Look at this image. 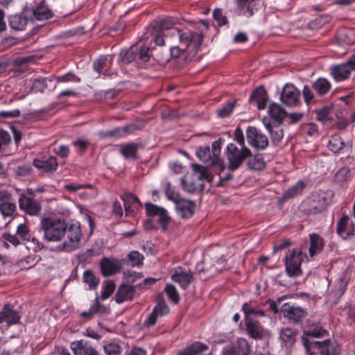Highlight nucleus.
I'll use <instances>...</instances> for the list:
<instances>
[{
    "mask_svg": "<svg viewBox=\"0 0 355 355\" xmlns=\"http://www.w3.org/2000/svg\"><path fill=\"white\" fill-rule=\"evenodd\" d=\"M175 20L171 17H166L155 21L151 25L149 32L150 33V41L154 42L157 46L165 44L168 39L164 33L168 31L171 37H177L180 42L188 44L191 41L196 42L197 45H202L204 35L202 33L191 32L189 30H181L174 27Z\"/></svg>",
    "mask_w": 355,
    "mask_h": 355,
    "instance_id": "nucleus-1",
    "label": "nucleus"
},
{
    "mask_svg": "<svg viewBox=\"0 0 355 355\" xmlns=\"http://www.w3.org/2000/svg\"><path fill=\"white\" fill-rule=\"evenodd\" d=\"M334 192L331 190H318L306 198L300 205V210L306 215L322 213L333 202Z\"/></svg>",
    "mask_w": 355,
    "mask_h": 355,
    "instance_id": "nucleus-2",
    "label": "nucleus"
},
{
    "mask_svg": "<svg viewBox=\"0 0 355 355\" xmlns=\"http://www.w3.org/2000/svg\"><path fill=\"white\" fill-rule=\"evenodd\" d=\"M40 228L44 232L43 239L48 242L60 241L67 232V223L64 219L55 217H42Z\"/></svg>",
    "mask_w": 355,
    "mask_h": 355,
    "instance_id": "nucleus-3",
    "label": "nucleus"
},
{
    "mask_svg": "<svg viewBox=\"0 0 355 355\" xmlns=\"http://www.w3.org/2000/svg\"><path fill=\"white\" fill-rule=\"evenodd\" d=\"M331 89V83L327 78H318L312 83L311 87L304 85L302 89V96L307 105L315 104L317 97H322Z\"/></svg>",
    "mask_w": 355,
    "mask_h": 355,
    "instance_id": "nucleus-4",
    "label": "nucleus"
},
{
    "mask_svg": "<svg viewBox=\"0 0 355 355\" xmlns=\"http://www.w3.org/2000/svg\"><path fill=\"white\" fill-rule=\"evenodd\" d=\"M149 51L150 49L140 42L128 49L122 50L119 53V62L123 64H128L134 61L139 64V62H147L150 59Z\"/></svg>",
    "mask_w": 355,
    "mask_h": 355,
    "instance_id": "nucleus-5",
    "label": "nucleus"
},
{
    "mask_svg": "<svg viewBox=\"0 0 355 355\" xmlns=\"http://www.w3.org/2000/svg\"><path fill=\"white\" fill-rule=\"evenodd\" d=\"M226 155L228 169L230 171H234L251 156V150L248 147L239 148L236 144L230 143L226 147Z\"/></svg>",
    "mask_w": 355,
    "mask_h": 355,
    "instance_id": "nucleus-6",
    "label": "nucleus"
},
{
    "mask_svg": "<svg viewBox=\"0 0 355 355\" xmlns=\"http://www.w3.org/2000/svg\"><path fill=\"white\" fill-rule=\"evenodd\" d=\"M304 347L313 349V353L320 355H340V345L336 341L326 339L321 343H313L307 340L304 341Z\"/></svg>",
    "mask_w": 355,
    "mask_h": 355,
    "instance_id": "nucleus-7",
    "label": "nucleus"
},
{
    "mask_svg": "<svg viewBox=\"0 0 355 355\" xmlns=\"http://www.w3.org/2000/svg\"><path fill=\"white\" fill-rule=\"evenodd\" d=\"M306 257V254L300 249H293L285 258L286 271L288 277L302 275L301 264Z\"/></svg>",
    "mask_w": 355,
    "mask_h": 355,
    "instance_id": "nucleus-8",
    "label": "nucleus"
},
{
    "mask_svg": "<svg viewBox=\"0 0 355 355\" xmlns=\"http://www.w3.org/2000/svg\"><path fill=\"white\" fill-rule=\"evenodd\" d=\"M69 241H64L58 247L60 251L71 252L78 248L82 237L80 224L78 222L67 225V232Z\"/></svg>",
    "mask_w": 355,
    "mask_h": 355,
    "instance_id": "nucleus-9",
    "label": "nucleus"
},
{
    "mask_svg": "<svg viewBox=\"0 0 355 355\" xmlns=\"http://www.w3.org/2000/svg\"><path fill=\"white\" fill-rule=\"evenodd\" d=\"M248 143L257 150H265L268 146V137L254 126H249L246 130Z\"/></svg>",
    "mask_w": 355,
    "mask_h": 355,
    "instance_id": "nucleus-10",
    "label": "nucleus"
},
{
    "mask_svg": "<svg viewBox=\"0 0 355 355\" xmlns=\"http://www.w3.org/2000/svg\"><path fill=\"white\" fill-rule=\"evenodd\" d=\"M123 263V261L114 257H103L100 261L101 272L103 277H110L119 272Z\"/></svg>",
    "mask_w": 355,
    "mask_h": 355,
    "instance_id": "nucleus-11",
    "label": "nucleus"
},
{
    "mask_svg": "<svg viewBox=\"0 0 355 355\" xmlns=\"http://www.w3.org/2000/svg\"><path fill=\"white\" fill-rule=\"evenodd\" d=\"M336 234L343 240L355 235V225L347 214H343L337 223Z\"/></svg>",
    "mask_w": 355,
    "mask_h": 355,
    "instance_id": "nucleus-12",
    "label": "nucleus"
},
{
    "mask_svg": "<svg viewBox=\"0 0 355 355\" xmlns=\"http://www.w3.org/2000/svg\"><path fill=\"white\" fill-rule=\"evenodd\" d=\"M19 207L20 210L29 216H37L42 210L40 202L25 194H21L19 196Z\"/></svg>",
    "mask_w": 355,
    "mask_h": 355,
    "instance_id": "nucleus-13",
    "label": "nucleus"
},
{
    "mask_svg": "<svg viewBox=\"0 0 355 355\" xmlns=\"http://www.w3.org/2000/svg\"><path fill=\"white\" fill-rule=\"evenodd\" d=\"M281 311L284 318H287L290 322L295 324L301 323L307 315L305 309L291 306L287 303L282 306Z\"/></svg>",
    "mask_w": 355,
    "mask_h": 355,
    "instance_id": "nucleus-14",
    "label": "nucleus"
},
{
    "mask_svg": "<svg viewBox=\"0 0 355 355\" xmlns=\"http://www.w3.org/2000/svg\"><path fill=\"white\" fill-rule=\"evenodd\" d=\"M300 90L293 84H286L281 93L282 102L288 106H295L300 102Z\"/></svg>",
    "mask_w": 355,
    "mask_h": 355,
    "instance_id": "nucleus-15",
    "label": "nucleus"
},
{
    "mask_svg": "<svg viewBox=\"0 0 355 355\" xmlns=\"http://www.w3.org/2000/svg\"><path fill=\"white\" fill-rule=\"evenodd\" d=\"M353 71V69L347 66L344 62L331 66L330 75L336 82H342L348 80Z\"/></svg>",
    "mask_w": 355,
    "mask_h": 355,
    "instance_id": "nucleus-16",
    "label": "nucleus"
},
{
    "mask_svg": "<svg viewBox=\"0 0 355 355\" xmlns=\"http://www.w3.org/2000/svg\"><path fill=\"white\" fill-rule=\"evenodd\" d=\"M124 204V209L127 216L134 215L136 210L142 208V203L139 199L131 193H126L121 196Z\"/></svg>",
    "mask_w": 355,
    "mask_h": 355,
    "instance_id": "nucleus-17",
    "label": "nucleus"
},
{
    "mask_svg": "<svg viewBox=\"0 0 355 355\" xmlns=\"http://www.w3.org/2000/svg\"><path fill=\"white\" fill-rule=\"evenodd\" d=\"M315 114L317 121L321 122L323 125H331L334 121V106L327 105L313 111Z\"/></svg>",
    "mask_w": 355,
    "mask_h": 355,
    "instance_id": "nucleus-18",
    "label": "nucleus"
},
{
    "mask_svg": "<svg viewBox=\"0 0 355 355\" xmlns=\"http://www.w3.org/2000/svg\"><path fill=\"white\" fill-rule=\"evenodd\" d=\"M19 312L13 310L10 304H5L0 312V323L6 322L8 325H12L19 323Z\"/></svg>",
    "mask_w": 355,
    "mask_h": 355,
    "instance_id": "nucleus-19",
    "label": "nucleus"
},
{
    "mask_svg": "<svg viewBox=\"0 0 355 355\" xmlns=\"http://www.w3.org/2000/svg\"><path fill=\"white\" fill-rule=\"evenodd\" d=\"M71 347L74 355H98L96 349L83 340L72 343Z\"/></svg>",
    "mask_w": 355,
    "mask_h": 355,
    "instance_id": "nucleus-20",
    "label": "nucleus"
},
{
    "mask_svg": "<svg viewBox=\"0 0 355 355\" xmlns=\"http://www.w3.org/2000/svg\"><path fill=\"white\" fill-rule=\"evenodd\" d=\"M250 103L255 102L259 110H263L268 102L267 92L263 85L257 87L250 96Z\"/></svg>",
    "mask_w": 355,
    "mask_h": 355,
    "instance_id": "nucleus-21",
    "label": "nucleus"
},
{
    "mask_svg": "<svg viewBox=\"0 0 355 355\" xmlns=\"http://www.w3.org/2000/svg\"><path fill=\"white\" fill-rule=\"evenodd\" d=\"M195 204L193 202L187 200H180L176 203L178 214L184 219L192 217L194 214Z\"/></svg>",
    "mask_w": 355,
    "mask_h": 355,
    "instance_id": "nucleus-22",
    "label": "nucleus"
},
{
    "mask_svg": "<svg viewBox=\"0 0 355 355\" xmlns=\"http://www.w3.org/2000/svg\"><path fill=\"white\" fill-rule=\"evenodd\" d=\"M297 331L290 327L282 328L279 333V338L281 341L282 346L286 347H292L295 341Z\"/></svg>",
    "mask_w": 355,
    "mask_h": 355,
    "instance_id": "nucleus-23",
    "label": "nucleus"
},
{
    "mask_svg": "<svg viewBox=\"0 0 355 355\" xmlns=\"http://www.w3.org/2000/svg\"><path fill=\"white\" fill-rule=\"evenodd\" d=\"M326 334H327V331L319 324L309 326L304 331L303 336L302 337V344L304 345V340L313 343H320V341H315L314 338L323 337Z\"/></svg>",
    "mask_w": 355,
    "mask_h": 355,
    "instance_id": "nucleus-24",
    "label": "nucleus"
},
{
    "mask_svg": "<svg viewBox=\"0 0 355 355\" xmlns=\"http://www.w3.org/2000/svg\"><path fill=\"white\" fill-rule=\"evenodd\" d=\"M135 295V289L133 286L123 284L119 286L115 295V300L118 304H121L125 301L132 300Z\"/></svg>",
    "mask_w": 355,
    "mask_h": 355,
    "instance_id": "nucleus-25",
    "label": "nucleus"
},
{
    "mask_svg": "<svg viewBox=\"0 0 355 355\" xmlns=\"http://www.w3.org/2000/svg\"><path fill=\"white\" fill-rule=\"evenodd\" d=\"M246 331L254 340H261L263 336V329L260 322L254 320H245Z\"/></svg>",
    "mask_w": 355,
    "mask_h": 355,
    "instance_id": "nucleus-26",
    "label": "nucleus"
},
{
    "mask_svg": "<svg viewBox=\"0 0 355 355\" xmlns=\"http://www.w3.org/2000/svg\"><path fill=\"white\" fill-rule=\"evenodd\" d=\"M198 159L207 165H218L219 162L214 159V154L208 146H200L196 152Z\"/></svg>",
    "mask_w": 355,
    "mask_h": 355,
    "instance_id": "nucleus-27",
    "label": "nucleus"
},
{
    "mask_svg": "<svg viewBox=\"0 0 355 355\" xmlns=\"http://www.w3.org/2000/svg\"><path fill=\"white\" fill-rule=\"evenodd\" d=\"M33 165L38 169L42 170L46 173L54 172L58 168V162L55 157H50L47 159H35Z\"/></svg>",
    "mask_w": 355,
    "mask_h": 355,
    "instance_id": "nucleus-28",
    "label": "nucleus"
},
{
    "mask_svg": "<svg viewBox=\"0 0 355 355\" xmlns=\"http://www.w3.org/2000/svg\"><path fill=\"white\" fill-rule=\"evenodd\" d=\"M171 279L173 282L178 283L182 288L186 289L192 282L193 277L191 273L184 272L180 268L178 270H175L171 275Z\"/></svg>",
    "mask_w": 355,
    "mask_h": 355,
    "instance_id": "nucleus-29",
    "label": "nucleus"
},
{
    "mask_svg": "<svg viewBox=\"0 0 355 355\" xmlns=\"http://www.w3.org/2000/svg\"><path fill=\"white\" fill-rule=\"evenodd\" d=\"M33 15L37 20H45L52 18L53 13L49 9L45 1H42L33 10Z\"/></svg>",
    "mask_w": 355,
    "mask_h": 355,
    "instance_id": "nucleus-30",
    "label": "nucleus"
},
{
    "mask_svg": "<svg viewBox=\"0 0 355 355\" xmlns=\"http://www.w3.org/2000/svg\"><path fill=\"white\" fill-rule=\"evenodd\" d=\"M208 348L207 345L200 341H196L187 345L185 349L178 352L177 355H198L207 350Z\"/></svg>",
    "mask_w": 355,
    "mask_h": 355,
    "instance_id": "nucleus-31",
    "label": "nucleus"
},
{
    "mask_svg": "<svg viewBox=\"0 0 355 355\" xmlns=\"http://www.w3.org/2000/svg\"><path fill=\"white\" fill-rule=\"evenodd\" d=\"M306 187V184L304 181H297L293 186L289 187L286 191H284L282 198L284 200H288L297 197V196L302 195Z\"/></svg>",
    "mask_w": 355,
    "mask_h": 355,
    "instance_id": "nucleus-32",
    "label": "nucleus"
},
{
    "mask_svg": "<svg viewBox=\"0 0 355 355\" xmlns=\"http://www.w3.org/2000/svg\"><path fill=\"white\" fill-rule=\"evenodd\" d=\"M309 239V254L311 257H313L317 252L322 250L324 245V239L321 236L316 233L310 234Z\"/></svg>",
    "mask_w": 355,
    "mask_h": 355,
    "instance_id": "nucleus-33",
    "label": "nucleus"
},
{
    "mask_svg": "<svg viewBox=\"0 0 355 355\" xmlns=\"http://www.w3.org/2000/svg\"><path fill=\"white\" fill-rule=\"evenodd\" d=\"M247 168L251 171H262L266 167V162L262 155L257 154L254 156L248 157Z\"/></svg>",
    "mask_w": 355,
    "mask_h": 355,
    "instance_id": "nucleus-34",
    "label": "nucleus"
},
{
    "mask_svg": "<svg viewBox=\"0 0 355 355\" xmlns=\"http://www.w3.org/2000/svg\"><path fill=\"white\" fill-rule=\"evenodd\" d=\"M268 113L272 119L271 123L281 124L286 116V112L277 104L270 105Z\"/></svg>",
    "mask_w": 355,
    "mask_h": 355,
    "instance_id": "nucleus-35",
    "label": "nucleus"
},
{
    "mask_svg": "<svg viewBox=\"0 0 355 355\" xmlns=\"http://www.w3.org/2000/svg\"><path fill=\"white\" fill-rule=\"evenodd\" d=\"M193 175L196 178L197 180L202 181L206 180L207 182H211L213 180V175L208 171L206 167L198 164H193Z\"/></svg>",
    "mask_w": 355,
    "mask_h": 355,
    "instance_id": "nucleus-36",
    "label": "nucleus"
},
{
    "mask_svg": "<svg viewBox=\"0 0 355 355\" xmlns=\"http://www.w3.org/2000/svg\"><path fill=\"white\" fill-rule=\"evenodd\" d=\"M242 311L245 314V320H253L254 317L266 316V313L263 310L254 308L248 302L243 304Z\"/></svg>",
    "mask_w": 355,
    "mask_h": 355,
    "instance_id": "nucleus-37",
    "label": "nucleus"
},
{
    "mask_svg": "<svg viewBox=\"0 0 355 355\" xmlns=\"http://www.w3.org/2000/svg\"><path fill=\"white\" fill-rule=\"evenodd\" d=\"M27 17L24 15H15L9 19L10 27L15 31H22L27 25Z\"/></svg>",
    "mask_w": 355,
    "mask_h": 355,
    "instance_id": "nucleus-38",
    "label": "nucleus"
},
{
    "mask_svg": "<svg viewBox=\"0 0 355 355\" xmlns=\"http://www.w3.org/2000/svg\"><path fill=\"white\" fill-rule=\"evenodd\" d=\"M180 46H171L169 47V51H170V54H171V58H178L180 57V55L184 53L190 45H193V48L196 50H198V49L199 47H200V46H201V45H197V44H196V42H194L193 41L192 42L191 41L188 44H182V42H180Z\"/></svg>",
    "mask_w": 355,
    "mask_h": 355,
    "instance_id": "nucleus-39",
    "label": "nucleus"
},
{
    "mask_svg": "<svg viewBox=\"0 0 355 355\" xmlns=\"http://www.w3.org/2000/svg\"><path fill=\"white\" fill-rule=\"evenodd\" d=\"M279 125L271 123L265 124L266 129L270 133V137L273 141H279L284 137L283 130L280 128Z\"/></svg>",
    "mask_w": 355,
    "mask_h": 355,
    "instance_id": "nucleus-40",
    "label": "nucleus"
},
{
    "mask_svg": "<svg viewBox=\"0 0 355 355\" xmlns=\"http://www.w3.org/2000/svg\"><path fill=\"white\" fill-rule=\"evenodd\" d=\"M153 311L159 317L165 316L169 313V308L161 295L157 296L156 305L153 307Z\"/></svg>",
    "mask_w": 355,
    "mask_h": 355,
    "instance_id": "nucleus-41",
    "label": "nucleus"
},
{
    "mask_svg": "<svg viewBox=\"0 0 355 355\" xmlns=\"http://www.w3.org/2000/svg\"><path fill=\"white\" fill-rule=\"evenodd\" d=\"M139 145L135 143H128L122 146L121 155L126 159H135Z\"/></svg>",
    "mask_w": 355,
    "mask_h": 355,
    "instance_id": "nucleus-42",
    "label": "nucleus"
},
{
    "mask_svg": "<svg viewBox=\"0 0 355 355\" xmlns=\"http://www.w3.org/2000/svg\"><path fill=\"white\" fill-rule=\"evenodd\" d=\"M119 137H125L128 135H132L137 131L141 130L143 125L137 123H129L123 127H117Z\"/></svg>",
    "mask_w": 355,
    "mask_h": 355,
    "instance_id": "nucleus-43",
    "label": "nucleus"
},
{
    "mask_svg": "<svg viewBox=\"0 0 355 355\" xmlns=\"http://www.w3.org/2000/svg\"><path fill=\"white\" fill-rule=\"evenodd\" d=\"M7 200L8 198L0 201V212L5 217L13 216L17 209L16 205L13 202H8Z\"/></svg>",
    "mask_w": 355,
    "mask_h": 355,
    "instance_id": "nucleus-44",
    "label": "nucleus"
},
{
    "mask_svg": "<svg viewBox=\"0 0 355 355\" xmlns=\"http://www.w3.org/2000/svg\"><path fill=\"white\" fill-rule=\"evenodd\" d=\"M344 146V141L338 135H333L329 141V148L334 153H340Z\"/></svg>",
    "mask_w": 355,
    "mask_h": 355,
    "instance_id": "nucleus-45",
    "label": "nucleus"
},
{
    "mask_svg": "<svg viewBox=\"0 0 355 355\" xmlns=\"http://www.w3.org/2000/svg\"><path fill=\"white\" fill-rule=\"evenodd\" d=\"M83 278L84 282L88 284L90 288L95 289L99 284V279L90 270L84 272Z\"/></svg>",
    "mask_w": 355,
    "mask_h": 355,
    "instance_id": "nucleus-46",
    "label": "nucleus"
},
{
    "mask_svg": "<svg viewBox=\"0 0 355 355\" xmlns=\"http://www.w3.org/2000/svg\"><path fill=\"white\" fill-rule=\"evenodd\" d=\"M103 350L106 355H121V347L115 342H109L103 345Z\"/></svg>",
    "mask_w": 355,
    "mask_h": 355,
    "instance_id": "nucleus-47",
    "label": "nucleus"
},
{
    "mask_svg": "<svg viewBox=\"0 0 355 355\" xmlns=\"http://www.w3.org/2000/svg\"><path fill=\"white\" fill-rule=\"evenodd\" d=\"M16 234L22 241H30L31 239L30 227L25 223L18 225Z\"/></svg>",
    "mask_w": 355,
    "mask_h": 355,
    "instance_id": "nucleus-48",
    "label": "nucleus"
},
{
    "mask_svg": "<svg viewBox=\"0 0 355 355\" xmlns=\"http://www.w3.org/2000/svg\"><path fill=\"white\" fill-rule=\"evenodd\" d=\"M222 144L223 140L221 139L213 141L211 144V150L214 154V159H215V160H217L219 162V166H220L223 170L224 168L223 162L219 157Z\"/></svg>",
    "mask_w": 355,
    "mask_h": 355,
    "instance_id": "nucleus-49",
    "label": "nucleus"
},
{
    "mask_svg": "<svg viewBox=\"0 0 355 355\" xmlns=\"http://www.w3.org/2000/svg\"><path fill=\"white\" fill-rule=\"evenodd\" d=\"M54 80L57 83H80L81 79L77 76L74 73L70 71L66 74L60 76H55Z\"/></svg>",
    "mask_w": 355,
    "mask_h": 355,
    "instance_id": "nucleus-50",
    "label": "nucleus"
},
{
    "mask_svg": "<svg viewBox=\"0 0 355 355\" xmlns=\"http://www.w3.org/2000/svg\"><path fill=\"white\" fill-rule=\"evenodd\" d=\"M1 239L2 242L3 243V245L7 248H8V247H9L8 243L12 244L15 247H17L21 244V242H20V241L18 238V236L17 234L13 235L10 233H4V234H3Z\"/></svg>",
    "mask_w": 355,
    "mask_h": 355,
    "instance_id": "nucleus-51",
    "label": "nucleus"
},
{
    "mask_svg": "<svg viewBox=\"0 0 355 355\" xmlns=\"http://www.w3.org/2000/svg\"><path fill=\"white\" fill-rule=\"evenodd\" d=\"M235 107V101H230L225 105H224L222 107L219 108L217 111L218 116L220 118H227L229 117Z\"/></svg>",
    "mask_w": 355,
    "mask_h": 355,
    "instance_id": "nucleus-52",
    "label": "nucleus"
},
{
    "mask_svg": "<svg viewBox=\"0 0 355 355\" xmlns=\"http://www.w3.org/2000/svg\"><path fill=\"white\" fill-rule=\"evenodd\" d=\"M112 60H109L107 55L100 56L97 60H96L93 63L94 69L100 73L104 67H107V62L110 64Z\"/></svg>",
    "mask_w": 355,
    "mask_h": 355,
    "instance_id": "nucleus-53",
    "label": "nucleus"
},
{
    "mask_svg": "<svg viewBox=\"0 0 355 355\" xmlns=\"http://www.w3.org/2000/svg\"><path fill=\"white\" fill-rule=\"evenodd\" d=\"M72 145L74 146L78 153L84 154L88 149L89 143L87 140L78 138L72 142Z\"/></svg>",
    "mask_w": 355,
    "mask_h": 355,
    "instance_id": "nucleus-54",
    "label": "nucleus"
},
{
    "mask_svg": "<svg viewBox=\"0 0 355 355\" xmlns=\"http://www.w3.org/2000/svg\"><path fill=\"white\" fill-rule=\"evenodd\" d=\"M164 290L167 294L168 297L171 300L174 304H177L179 303L180 295L177 289L173 285L166 284Z\"/></svg>",
    "mask_w": 355,
    "mask_h": 355,
    "instance_id": "nucleus-55",
    "label": "nucleus"
},
{
    "mask_svg": "<svg viewBox=\"0 0 355 355\" xmlns=\"http://www.w3.org/2000/svg\"><path fill=\"white\" fill-rule=\"evenodd\" d=\"M238 349L243 352V355H250L252 350L248 341L244 338H238L236 340Z\"/></svg>",
    "mask_w": 355,
    "mask_h": 355,
    "instance_id": "nucleus-56",
    "label": "nucleus"
},
{
    "mask_svg": "<svg viewBox=\"0 0 355 355\" xmlns=\"http://www.w3.org/2000/svg\"><path fill=\"white\" fill-rule=\"evenodd\" d=\"M145 208L146 211V215L148 216H158L159 214L164 209L163 207H160L155 204H153L150 202H147L145 203Z\"/></svg>",
    "mask_w": 355,
    "mask_h": 355,
    "instance_id": "nucleus-57",
    "label": "nucleus"
},
{
    "mask_svg": "<svg viewBox=\"0 0 355 355\" xmlns=\"http://www.w3.org/2000/svg\"><path fill=\"white\" fill-rule=\"evenodd\" d=\"M213 17L219 26H222L228 24L227 18L223 15V11L220 8H216L214 10Z\"/></svg>",
    "mask_w": 355,
    "mask_h": 355,
    "instance_id": "nucleus-58",
    "label": "nucleus"
},
{
    "mask_svg": "<svg viewBox=\"0 0 355 355\" xmlns=\"http://www.w3.org/2000/svg\"><path fill=\"white\" fill-rule=\"evenodd\" d=\"M98 135L101 139H107V138H115L118 139L119 137V134L118 132V128H115L112 130H101L98 132Z\"/></svg>",
    "mask_w": 355,
    "mask_h": 355,
    "instance_id": "nucleus-59",
    "label": "nucleus"
},
{
    "mask_svg": "<svg viewBox=\"0 0 355 355\" xmlns=\"http://www.w3.org/2000/svg\"><path fill=\"white\" fill-rule=\"evenodd\" d=\"M158 216L159 218V224L161 225L163 230H166L170 220V217L168 215L167 211L165 209H163Z\"/></svg>",
    "mask_w": 355,
    "mask_h": 355,
    "instance_id": "nucleus-60",
    "label": "nucleus"
},
{
    "mask_svg": "<svg viewBox=\"0 0 355 355\" xmlns=\"http://www.w3.org/2000/svg\"><path fill=\"white\" fill-rule=\"evenodd\" d=\"M234 140L238 143L240 147H246L245 145V138L243 130L240 126L236 127L234 131Z\"/></svg>",
    "mask_w": 355,
    "mask_h": 355,
    "instance_id": "nucleus-61",
    "label": "nucleus"
},
{
    "mask_svg": "<svg viewBox=\"0 0 355 355\" xmlns=\"http://www.w3.org/2000/svg\"><path fill=\"white\" fill-rule=\"evenodd\" d=\"M140 256L141 254L137 251H132L128 254V259L133 266L141 265Z\"/></svg>",
    "mask_w": 355,
    "mask_h": 355,
    "instance_id": "nucleus-62",
    "label": "nucleus"
},
{
    "mask_svg": "<svg viewBox=\"0 0 355 355\" xmlns=\"http://www.w3.org/2000/svg\"><path fill=\"white\" fill-rule=\"evenodd\" d=\"M47 87V84L45 78H37L34 80L33 84V89L36 91L44 92Z\"/></svg>",
    "mask_w": 355,
    "mask_h": 355,
    "instance_id": "nucleus-63",
    "label": "nucleus"
},
{
    "mask_svg": "<svg viewBox=\"0 0 355 355\" xmlns=\"http://www.w3.org/2000/svg\"><path fill=\"white\" fill-rule=\"evenodd\" d=\"M222 355H239V352L233 345L225 346L221 352Z\"/></svg>",
    "mask_w": 355,
    "mask_h": 355,
    "instance_id": "nucleus-64",
    "label": "nucleus"
}]
</instances>
